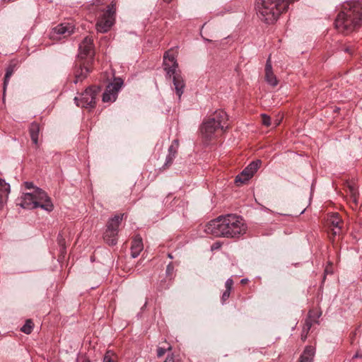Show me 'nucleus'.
Listing matches in <instances>:
<instances>
[{
	"label": "nucleus",
	"mask_w": 362,
	"mask_h": 362,
	"mask_svg": "<svg viewBox=\"0 0 362 362\" xmlns=\"http://www.w3.org/2000/svg\"><path fill=\"white\" fill-rule=\"evenodd\" d=\"M205 231L216 237L235 238L246 232V226L240 216L227 214L220 216L208 223Z\"/></svg>",
	"instance_id": "1"
},
{
	"label": "nucleus",
	"mask_w": 362,
	"mask_h": 362,
	"mask_svg": "<svg viewBox=\"0 0 362 362\" xmlns=\"http://www.w3.org/2000/svg\"><path fill=\"white\" fill-rule=\"evenodd\" d=\"M362 25V4L359 1H348L342 6L337 15L334 25L336 29L345 35L351 33Z\"/></svg>",
	"instance_id": "2"
},
{
	"label": "nucleus",
	"mask_w": 362,
	"mask_h": 362,
	"mask_svg": "<svg viewBox=\"0 0 362 362\" xmlns=\"http://www.w3.org/2000/svg\"><path fill=\"white\" fill-rule=\"evenodd\" d=\"M227 120L228 115L224 111H216L203 122L200 128L202 137L207 141L216 138L219 133L228 128Z\"/></svg>",
	"instance_id": "3"
},
{
	"label": "nucleus",
	"mask_w": 362,
	"mask_h": 362,
	"mask_svg": "<svg viewBox=\"0 0 362 362\" xmlns=\"http://www.w3.org/2000/svg\"><path fill=\"white\" fill-rule=\"evenodd\" d=\"M163 66L167 75L170 77L173 76L175 93L178 98H180L184 92L185 83L182 77L177 73L178 64L175 57L173 54H170L169 52H166L163 56Z\"/></svg>",
	"instance_id": "4"
},
{
	"label": "nucleus",
	"mask_w": 362,
	"mask_h": 362,
	"mask_svg": "<svg viewBox=\"0 0 362 362\" xmlns=\"http://www.w3.org/2000/svg\"><path fill=\"white\" fill-rule=\"evenodd\" d=\"M116 6L111 3L103 13L98 18L96 23V29L98 32L107 33L114 25L115 21Z\"/></svg>",
	"instance_id": "5"
},
{
	"label": "nucleus",
	"mask_w": 362,
	"mask_h": 362,
	"mask_svg": "<svg viewBox=\"0 0 362 362\" xmlns=\"http://www.w3.org/2000/svg\"><path fill=\"white\" fill-rule=\"evenodd\" d=\"M122 218L123 214L115 215L108 221L103 238L109 245L112 246L117 243L118 229Z\"/></svg>",
	"instance_id": "6"
},
{
	"label": "nucleus",
	"mask_w": 362,
	"mask_h": 362,
	"mask_svg": "<svg viewBox=\"0 0 362 362\" xmlns=\"http://www.w3.org/2000/svg\"><path fill=\"white\" fill-rule=\"evenodd\" d=\"M100 91L99 86H90L81 93L80 98L75 97L74 100L77 106L82 108H93L96 103V96Z\"/></svg>",
	"instance_id": "7"
},
{
	"label": "nucleus",
	"mask_w": 362,
	"mask_h": 362,
	"mask_svg": "<svg viewBox=\"0 0 362 362\" xmlns=\"http://www.w3.org/2000/svg\"><path fill=\"white\" fill-rule=\"evenodd\" d=\"M122 85L123 81L120 78H115L112 83L107 86L105 91L103 94V101L104 103L115 101Z\"/></svg>",
	"instance_id": "8"
},
{
	"label": "nucleus",
	"mask_w": 362,
	"mask_h": 362,
	"mask_svg": "<svg viewBox=\"0 0 362 362\" xmlns=\"http://www.w3.org/2000/svg\"><path fill=\"white\" fill-rule=\"evenodd\" d=\"M35 201L37 202V207H40L46 211L50 212L53 210L54 206L50 198L42 189L37 187L33 192Z\"/></svg>",
	"instance_id": "9"
},
{
	"label": "nucleus",
	"mask_w": 362,
	"mask_h": 362,
	"mask_svg": "<svg viewBox=\"0 0 362 362\" xmlns=\"http://www.w3.org/2000/svg\"><path fill=\"white\" fill-rule=\"evenodd\" d=\"M78 57L84 59L86 57L93 58L94 52L93 49V40L90 37H86L79 45Z\"/></svg>",
	"instance_id": "10"
},
{
	"label": "nucleus",
	"mask_w": 362,
	"mask_h": 362,
	"mask_svg": "<svg viewBox=\"0 0 362 362\" xmlns=\"http://www.w3.org/2000/svg\"><path fill=\"white\" fill-rule=\"evenodd\" d=\"M74 32V26L69 23H62L52 29V37H66Z\"/></svg>",
	"instance_id": "11"
},
{
	"label": "nucleus",
	"mask_w": 362,
	"mask_h": 362,
	"mask_svg": "<svg viewBox=\"0 0 362 362\" xmlns=\"http://www.w3.org/2000/svg\"><path fill=\"white\" fill-rule=\"evenodd\" d=\"M37 202L35 201V197L32 193H25L21 198V202L18 204L20 205L22 208L33 209H36Z\"/></svg>",
	"instance_id": "12"
},
{
	"label": "nucleus",
	"mask_w": 362,
	"mask_h": 362,
	"mask_svg": "<svg viewBox=\"0 0 362 362\" xmlns=\"http://www.w3.org/2000/svg\"><path fill=\"white\" fill-rule=\"evenodd\" d=\"M265 80L268 84L275 87L278 84V80L272 71V62L270 57L267 60L265 66Z\"/></svg>",
	"instance_id": "13"
},
{
	"label": "nucleus",
	"mask_w": 362,
	"mask_h": 362,
	"mask_svg": "<svg viewBox=\"0 0 362 362\" xmlns=\"http://www.w3.org/2000/svg\"><path fill=\"white\" fill-rule=\"evenodd\" d=\"M10 185L3 179L0 178V209L3 208L6 202L10 193Z\"/></svg>",
	"instance_id": "14"
},
{
	"label": "nucleus",
	"mask_w": 362,
	"mask_h": 362,
	"mask_svg": "<svg viewBox=\"0 0 362 362\" xmlns=\"http://www.w3.org/2000/svg\"><path fill=\"white\" fill-rule=\"evenodd\" d=\"M144 249L142 238L140 235H136L132 240L131 246V256L132 258L137 257Z\"/></svg>",
	"instance_id": "15"
},
{
	"label": "nucleus",
	"mask_w": 362,
	"mask_h": 362,
	"mask_svg": "<svg viewBox=\"0 0 362 362\" xmlns=\"http://www.w3.org/2000/svg\"><path fill=\"white\" fill-rule=\"evenodd\" d=\"M328 223L332 226L333 235H339L341 232V219L337 213H334L329 216L327 219Z\"/></svg>",
	"instance_id": "16"
},
{
	"label": "nucleus",
	"mask_w": 362,
	"mask_h": 362,
	"mask_svg": "<svg viewBox=\"0 0 362 362\" xmlns=\"http://www.w3.org/2000/svg\"><path fill=\"white\" fill-rule=\"evenodd\" d=\"M90 71V69L87 65L80 64L78 66H76L74 71L75 80L74 83L76 84L78 81L86 78Z\"/></svg>",
	"instance_id": "17"
},
{
	"label": "nucleus",
	"mask_w": 362,
	"mask_h": 362,
	"mask_svg": "<svg viewBox=\"0 0 362 362\" xmlns=\"http://www.w3.org/2000/svg\"><path fill=\"white\" fill-rule=\"evenodd\" d=\"M315 349L313 346H306L298 362H313Z\"/></svg>",
	"instance_id": "18"
},
{
	"label": "nucleus",
	"mask_w": 362,
	"mask_h": 362,
	"mask_svg": "<svg viewBox=\"0 0 362 362\" xmlns=\"http://www.w3.org/2000/svg\"><path fill=\"white\" fill-rule=\"evenodd\" d=\"M40 130V124L38 123H37V122L31 123L30 128H29L30 136L33 143L35 145L38 144Z\"/></svg>",
	"instance_id": "19"
},
{
	"label": "nucleus",
	"mask_w": 362,
	"mask_h": 362,
	"mask_svg": "<svg viewBox=\"0 0 362 362\" xmlns=\"http://www.w3.org/2000/svg\"><path fill=\"white\" fill-rule=\"evenodd\" d=\"M249 173L245 170V168L235 177V182L238 185L240 184H244L247 181H248L252 175H249Z\"/></svg>",
	"instance_id": "20"
},
{
	"label": "nucleus",
	"mask_w": 362,
	"mask_h": 362,
	"mask_svg": "<svg viewBox=\"0 0 362 362\" xmlns=\"http://www.w3.org/2000/svg\"><path fill=\"white\" fill-rule=\"evenodd\" d=\"M262 163L260 160H257L251 162L246 168L245 170L250 173L249 175H254V174L259 169Z\"/></svg>",
	"instance_id": "21"
},
{
	"label": "nucleus",
	"mask_w": 362,
	"mask_h": 362,
	"mask_svg": "<svg viewBox=\"0 0 362 362\" xmlns=\"http://www.w3.org/2000/svg\"><path fill=\"white\" fill-rule=\"evenodd\" d=\"M313 325L312 321L310 318L305 320L302 332H301V339L305 341L307 339L308 334Z\"/></svg>",
	"instance_id": "22"
},
{
	"label": "nucleus",
	"mask_w": 362,
	"mask_h": 362,
	"mask_svg": "<svg viewBox=\"0 0 362 362\" xmlns=\"http://www.w3.org/2000/svg\"><path fill=\"white\" fill-rule=\"evenodd\" d=\"M16 69V64H9L8 66L6 69V74L4 76V88L8 85L9 79L12 74H13Z\"/></svg>",
	"instance_id": "23"
},
{
	"label": "nucleus",
	"mask_w": 362,
	"mask_h": 362,
	"mask_svg": "<svg viewBox=\"0 0 362 362\" xmlns=\"http://www.w3.org/2000/svg\"><path fill=\"white\" fill-rule=\"evenodd\" d=\"M33 329V323L31 320H27L25 325L21 327V330L25 334H29Z\"/></svg>",
	"instance_id": "24"
},
{
	"label": "nucleus",
	"mask_w": 362,
	"mask_h": 362,
	"mask_svg": "<svg viewBox=\"0 0 362 362\" xmlns=\"http://www.w3.org/2000/svg\"><path fill=\"white\" fill-rule=\"evenodd\" d=\"M116 359L117 356L112 351L108 350L103 357V362H116Z\"/></svg>",
	"instance_id": "25"
},
{
	"label": "nucleus",
	"mask_w": 362,
	"mask_h": 362,
	"mask_svg": "<svg viewBox=\"0 0 362 362\" xmlns=\"http://www.w3.org/2000/svg\"><path fill=\"white\" fill-rule=\"evenodd\" d=\"M178 146L177 140H174L173 144L168 148V154H173L175 157L177 153V147Z\"/></svg>",
	"instance_id": "26"
},
{
	"label": "nucleus",
	"mask_w": 362,
	"mask_h": 362,
	"mask_svg": "<svg viewBox=\"0 0 362 362\" xmlns=\"http://www.w3.org/2000/svg\"><path fill=\"white\" fill-rule=\"evenodd\" d=\"M349 192L354 202H356L357 198V189L354 185L349 186Z\"/></svg>",
	"instance_id": "27"
},
{
	"label": "nucleus",
	"mask_w": 362,
	"mask_h": 362,
	"mask_svg": "<svg viewBox=\"0 0 362 362\" xmlns=\"http://www.w3.org/2000/svg\"><path fill=\"white\" fill-rule=\"evenodd\" d=\"M261 116H262V124L266 127L270 126L271 125L270 117L266 114H262Z\"/></svg>",
	"instance_id": "28"
},
{
	"label": "nucleus",
	"mask_w": 362,
	"mask_h": 362,
	"mask_svg": "<svg viewBox=\"0 0 362 362\" xmlns=\"http://www.w3.org/2000/svg\"><path fill=\"white\" fill-rule=\"evenodd\" d=\"M175 158V156L173 154H168L167 157H166V159H165V163L163 165V168H168L173 161Z\"/></svg>",
	"instance_id": "29"
},
{
	"label": "nucleus",
	"mask_w": 362,
	"mask_h": 362,
	"mask_svg": "<svg viewBox=\"0 0 362 362\" xmlns=\"http://www.w3.org/2000/svg\"><path fill=\"white\" fill-rule=\"evenodd\" d=\"M57 240H58L59 245L62 247V250L63 251L65 250V249H66V247H65V240L64 239V238L62 237V235L61 234L58 235Z\"/></svg>",
	"instance_id": "30"
},
{
	"label": "nucleus",
	"mask_w": 362,
	"mask_h": 362,
	"mask_svg": "<svg viewBox=\"0 0 362 362\" xmlns=\"http://www.w3.org/2000/svg\"><path fill=\"white\" fill-rule=\"evenodd\" d=\"M167 350H171V346H169L168 349L158 347L157 349V356L160 358L165 354Z\"/></svg>",
	"instance_id": "31"
},
{
	"label": "nucleus",
	"mask_w": 362,
	"mask_h": 362,
	"mask_svg": "<svg viewBox=\"0 0 362 362\" xmlns=\"http://www.w3.org/2000/svg\"><path fill=\"white\" fill-rule=\"evenodd\" d=\"M233 285V279L231 278L228 279L225 283L226 290L231 291Z\"/></svg>",
	"instance_id": "32"
},
{
	"label": "nucleus",
	"mask_w": 362,
	"mask_h": 362,
	"mask_svg": "<svg viewBox=\"0 0 362 362\" xmlns=\"http://www.w3.org/2000/svg\"><path fill=\"white\" fill-rule=\"evenodd\" d=\"M230 291L225 290V291L223 293V295L221 296V302L222 304H224L225 302L230 297Z\"/></svg>",
	"instance_id": "33"
},
{
	"label": "nucleus",
	"mask_w": 362,
	"mask_h": 362,
	"mask_svg": "<svg viewBox=\"0 0 362 362\" xmlns=\"http://www.w3.org/2000/svg\"><path fill=\"white\" fill-rule=\"evenodd\" d=\"M163 362H175L173 354L168 355Z\"/></svg>",
	"instance_id": "34"
},
{
	"label": "nucleus",
	"mask_w": 362,
	"mask_h": 362,
	"mask_svg": "<svg viewBox=\"0 0 362 362\" xmlns=\"http://www.w3.org/2000/svg\"><path fill=\"white\" fill-rule=\"evenodd\" d=\"M24 185H25V187L27 189H32V188H34L33 183V182H25Z\"/></svg>",
	"instance_id": "35"
},
{
	"label": "nucleus",
	"mask_w": 362,
	"mask_h": 362,
	"mask_svg": "<svg viewBox=\"0 0 362 362\" xmlns=\"http://www.w3.org/2000/svg\"><path fill=\"white\" fill-rule=\"evenodd\" d=\"M344 52L349 54H352L351 49L349 47H346L344 49Z\"/></svg>",
	"instance_id": "36"
},
{
	"label": "nucleus",
	"mask_w": 362,
	"mask_h": 362,
	"mask_svg": "<svg viewBox=\"0 0 362 362\" xmlns=\"http://www.w3.org/2000/svg\"><path fill=\"white\" fill-rule=\"evenodd\" d=\"M240 281H241L242 284H245L247 281V279H241Z\"/></svg>",
	"instance_id": "37"
},
{
	"label": "nucleus",
	"mask_w": 362,
	"mask_h": 362,
	"mask_svg": "<svg viewBox=\"0 0 362 362\" xmlns=\"http://www.w3.org/2000/svg\"><path fill=\"white\" fill-rule=\"evenodd\" d=\"M163 1H164L165 2H166V3H169V2H170V1H171V0H163Z\"/></svg>",
	"instance_id": "38"
},
{
	"label": "nucleus",
	"mask_w": 362,
	"mask_h": 362,
	"mask_svg": "<svg viewBox=\"0 0 362 362\" xmlns=\"http://www.w3.org/2000/svg\"><path fill=\"white\" fill-rule=\"evenodd\" d=\"M357 357H359L358 354H356L354 356V358H357Z\"/></svg>",
	"instance_id": "39"
},
{
	"label": "nucleus",
	"mask_w": 362,
	"mask_h": 362,
	"mask_svg": "<svg viewBox=\"0 0 362 362\" xmlns=\"http://www.w3.org/2000/svg\"><path fill=\"white\" fill-rule=\"evenodd\" d=\"M170 265L169 264L168 267H167V270L168 271V269H170Z\"/></svg>",
	"instance_id": "40"
},
{
	"label": "nucleus",
	"mask_w": 362,
	"mask_h": 362,
	"mask_svg": "<svg viewBox=\"0 0 362 362\" xmlns=\"http://www.w3.org/2000/svg\"><path fill=\"white\" fill-rule=\"evenodd\" d=\"M3 1H8V2H9V1H11V0H3Z\"/></svg>",
	"instance_id": "41"
},
{
	"label": "nucleus",
	"mask_w": 362,
	"mask_h": 362,
	"mask_svg": "<svg viewBox=\"0 0 362 362\" xmlns=\"http://www.w3.org/2000/svg\"><path fill=\"white\" fill-rule=\"evenodd\" d=\"M168 257H169L170 258H173V257L171 256V255H170V254H169V255H168Z\"/></svg>",
	"instance_id": "42"
},
{
	"label": "nucleus",
	"mask_w": 362,
	"mask_h": 362,
	"mask_svg": "<svg viewBox=\"0 0 362 362\" xmlns=\"http://www.w3.org/2000/svg\"><path fill=\"white\" fill-rule=\"evenodd\" d=\"M83 362H90V361L87 360V361H85Z\"/></svg>",
	"instance_id": "43"
}]
</instances>
